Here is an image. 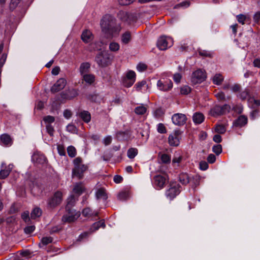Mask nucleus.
Instances as JSON below:
<instances>
[{
	"mask_svg": "<svg viewBox=\"0 0 260 260\" xmlns=\"http://www.w3.org/2000/svg\"><path fill=\"white\" fill-rule=\"evenodd\" d=\"M66 85V80L64 78H60L51 87V91L52 92H58L64 88Z\"/></svg>",
	"mask_w": 260,
	"mask_h": 260,
	"instance_id": "obj_15",
	"label": "nucleus"
},
{
	"mask_svg": "<svg viewBox=\"0 0 260 260\" xmlns=\"http://www.w3.org/2000/svg\"><path fill=\"white\" fill-rule=\"evenodd\" d=\"M95 61L101 67H106L111 63L112 58L110 54L106 51L99 52L95 58Z\"/></svg>",
	"mask_w": 260,
	"mask_h": 260,
	"instance_id": "obj_3",
	"label": "nucleus"
},
{
	"mask_svg": "<svg viewBox=\"0 0 260 260\" xmlns=\"http://www.w3.org/2000/svg\"><path fill=\"white\" fill-rule=\"evenodd\" d=\"M124 78L127 79V80H130V81L134 80V83L136 80V74L134 71H129L126 73V76Z\"/></svg>",
	"mask_w": 260,
	"mask_h": 260,
	"instance_id": "obj_43",
	"label": "nucleus"
},
{
	"mask_svg": "<svg viewBox=\"0 0 260 260\" xmlns=\"http://www.w3.org/2000/svg\"><path fill=\"white\" fill-rule=\"evenodd\" d=\"M231 108V106L228 104H225L222 106L216 105L210 109L209 114L212 116L217 117L229 112Z\"/></svg>",
	"mask_w": 260,
	"mask_h": 260,
	"instance_id": "obj_5",
	"label": "nucleus"
},
{
	"mask_svg": "<svg viewBox=\"0 0 260 260\" xmlns=\"http://www.w3.org/2000/svg\"><path fill=\"white\" fill-rule=\"evenodd\" d=\"M32 161L38 164H44L46 163L47 159L42 154L34 153L31 157Z\"/></svg>",
	"mask_w": 260,
	"mask_h": 260,
	"instance_id": "obj_17",
	"label": "nucleus"
},
{
	"mask_svg": "<svg viewBox=\"0 0 260 260\" xmlns=\"http://www.w3.org/2000/svg\"><path fill=\"white\" fill-rule=\"evenodd\" d=\"M208 168V164L205 161H202L200 162V169L203 171L206 170Z\"/></svg>",
	"mask_w": 260,
	"mask_h": 260,
	"instance_id": "obj_61",
	"label": "nucleus"
},
{
	"mask_svg": "<svg viewBox=\"0 0 260 260\" xmlns=\"http://www.w3.org/2000/svg\"><path fill=\"white\" fill-rule=\"evenodd\" d=\"M128 193L126 191H122L119 193V194L117 196V198L120 201H125L128 198Z\"/></svg>",
	"mask_w": 260,
	"mask_h": 260,
	"instance_id": "obj_46",
	"label": "nucleus"
},
{
	"mask_svg": "<svg viewBox=\"0 0 260 260\" xmlns=\"http://www.w3.org/2000/svg\"><path fill=\"white\" fill-rule=\"evenodd\" d=\"M215 160H216L215 156L213 154H209L207 157L208 162L210 164H212V163L214 162Z\"/></svg>",
	"mask_w": 260,
	"mask_h": 260,
	"instance_id": "obj_64",
	"label": "nucleus"
},
{
	"mask_svg": "<svg viewBox=\"0 0 260 260\" xmlns=\"http://www.w3.org/2000/svg\"><path fill=\"white\" fill-rule=\"evenodd\" d=\"M249 91L248 89H245L243 91H241L238 95V96L242 100L246 99L249 96Z\"/></svg>",
	"mask_w": 260,
	"mask_h": 260,
	"instance_id": "obj_41",
	"label": "nucleus"
},
{
	"mask_svg": "<svg viewBox=\"0 0 260 260\" xmlns=\"http://www.w3.org/2000/svg\"><path fill=\"white\" fill-rule=\"evenodd\" d=\"M53 241V239L51 237H45L42 238L41 241V243L39 244L40 246H41V245H47L49 243H52Z\"/></svg>",
	"mask_w": 260,
	"mask_h": 260,
	"instance_id": "obj_38",
	"label": "nucleus"
},
{
	"mask_svg": "<svg viewBox=\"0 0 260 260\" xmlns=\"http://www.w3.org/2000/svg\"><path fill=\"white\" fill-rule=\"evenodd\" d=\"M67 130L72 133H76L77 132L76 127L72 124H69L67 125Z\"/></svg>",
	"mask_w": 260,
	"mask_h": 260,
	"instance_id": "obj_57",
	"label": "nucleus"
},
{
	"mask_svg": "<svg viewBox=\"0 0 260 260\" xmlns=\"http://www.w3.org/2000/svg\"><path fill=\"white\" fill-rule=\"evenodd\" d=\"M79 116L86 123H88L90 121V114L87 111H83L80 112Z\"/></svg>",
	"mask_w": 260,
	"mask_h": 260,
	"instance_id": "obj_30",
	"label": "nucleus"
},
{
	"mask_svg": "<svg viewBox=\"0 0 260 260\" xmlns=\"http://www.w3.org/2000/svg\"><path fill=\"white\" fill-rule=\"evenodd\" d=\"M74 168L72 170L73 177L80 179L83 177V173L87 169V166L82 164L80 157H77L74 160Z\"/></svg>",
	"mask_w": 260,
	"mask_h": 260,
	"instance_id": "obj_2",
	"label": "nucleus"
},
{
	"mask_svg": "<svg viewBox=\"0 0 260 260\" xmlns=\"http://www.w3.org/2000/svg\"><path fill=\"white\" fill-rule=\"evenodd\" d=\"M100 24L102 31L109 38L117 36L121 29L120 25L116 22V19L109 14L103 17Z\"/></svg>",
	"mask_w": 260,
	"mask_h": 260,
	"instance_id": "obj_1",
	"label": "nucleus"
},
{
	"mask_svg": "<svg viewBox=\"0 0 260 260\" xmlns=\"http://www.w3.org/2000/svg\"><path fill=\"white\" fill-rule=\"evenodd\" d=\"M215 131L218 134H222L225 132L226 128L222 124H218L215 127Z\"/></svg>",
	"mask_w": 260,
	"mask_h": 260,
	"instance_id": "obj_42",
	"label": "nucleus"
},
{
	"mask_svg": "<svg viewBox=\"0 0 260 260\" xmlns=\"http://www.w3.org/2000/svg\"><path fill=\"white\" fill-rule=\"evenodd\" d=\"M81 39L85 43H89L92 40L93 36L89 30H86L83 32Z\"/></svg>",
	"mask_w": 260,
	"mask_h": 260,
	"instance_id": "obj_20",
	"label": "nucleus"
},
{
	"mask_svg": "<svg viewBox=\"0 0 260 260\" xmlns=\"http://www.w3.org/2000/svg\"><path fill=\"white\" fill-rule=\"evenodd\" d=\"M190 176L186 173H182L179 174L178 179L179 182L182 185H186L189 183V179Z\"/></svg>",
	"mask_w": 260,
	"mask_h": 260,
	"instance_id": "obj_21",
	"label": "nucleus"
},
{
	"mask_svg": "<svg viewBox=\"0 0 260 260\" xmlns=\"http://www.w3.org/2000/svg\"><path fill=\"white\" fill-rule=\"evenodd\" d=\"M62 199V194L60 191H56L53 197L48 199L47 204L49 208H54L59 205Z\"/></svg>",
	"mask_w": 260,
	"mask_h": 260,
	"instance_id": "obj_11",
	"label": "nucleus"
},
{
	"mask_svg": "<svg viewBox=\"0 0 260 260\" xmlns=\"http://www.w3.org/2000/svg\"><path fill=\"white\" fill-rule=\"evenodd\" d=\"M100 227L104 228L105 227V224L103 220H101L98 222H96L92 224V229L93 231L98 230Z\"/></svg>",
	"mask_w": 260,
	"mask_h": 260,
	"instance_id": "obj_39",
	"label": "nucleus"
},
{
	"mask_svg": "<svg viewBox=\"0 0 260 260\" xmlns=\"http://www.w3.org/2000/svg\"><path fill=\"white\" fill-rule=\"evenodd\" d=\"M237 19L240 23L244 24L245 22L246 21L247 18L244 15L239 14L237 16Z\"/></svg>",
	"mask_w": 260,
	"mask_h": 260,
	"instance_id": "obj_53",
	"label": "nucleus"
},
{
	"mask_svg": "<svg viewBox=\"0 0 260 260\" xmlns=\"http://www.w3.org/2000/svg\"><path fill=\"white\" fill-rule=\"evenodd\" d=\"M191 91V88L187 85H184L180 88V93L181 94H187Z\"/></svg>",
	"mask_w": 260,
	"mask_h": 260,
	"instance_id": "obj_47",
	"label": "nucleus"
},
{
	"mask_svg": "<svg viewBox=\"0 0 260 260\" xmlns=\"http://www.w3.org/2000/svg\"><path fill=\"white\" fill-rule=\"evenodd\" d=\"M80 216V212L76 211L73 209L66 210V213L62 217V221L64 222H72L77 220Z\"/></svg>",
	"mask_w": 260,
	"mask_h": 260,
	"instance_id": "obj_6",
	"label": "nucleus"
},
{
	"mask_svg": "<svg viewBox=\"0 0 260 260\" xmlns=\"http://www.w3.org/2000/svg\"><path fill=\"white\" fill-rule=\"evenodd\" d=\"M78 95V91L75 89H71L66 91L61 94L63 99L71 100Z\"/></svg>",
	"mask_w": 260,
	"mask_h": 260,
	"instance_id": "obj_16",
	"label": "nucleus"
},
{
	"mask_svg": "<svg viewBox=\"0 0 260 260\" xmlns=\"http://www.w3.org/2000/svg\"><path fill=\"white\" fill-rule=\"evenodd\" d=\"M156 86L158 90L166 92L172 88L173 83L170 79L163 78L157 81Z\"/></svg>",
	"mask_w": 260,
	"mask_h": 260,
	"instance_id": "obj_10",
	"label": "nucleus"
},
{
	"mask_svg": "<svg viewBox=\"0 0 260 260\" xmlns=\"http://www.w3.org/2000/svg\"><path fill=\"white\" fill-rule=\"evenodd\" d=\"M132 40V35L129 31H125L121 36V42L123 44H128Z\"/></svg>",
	"mask_w": 260,
	"mask_h": 260,
	"instance_id": "obj_23",
	"label": "nucleus"
},
{
	"mask_svg": "<svg viewBox=\"0 0 260 260\" xmlns=\"http://www.w3.org/2000/svg\"><path fill=\"white\" fill-rule=\"evenodd\" d=\"M224 77L220 74H216L212 78L213 83L217 85L221 84Z\"/></svg>",
	"mask_w": 260,
	"mask_h": 260,
	"instance_id": "obj_31",
	"label": "nucleus"
},
{
	"mask_svg": "<svg viewBox=\"0 0 260 260\" xmlns=\"http://www.w3.org/2000/svg\"><path fill=\"white\" fill-rule=\"evenodd\" d=\"M35 229V226L34 225H29L25 227L24 229V232L26 234H29L32 233Z\"/></svg>",
	"mask_w": 260,
	"mask_h": 260,
	"instance_id": "obj_59",
	"label": "nucleus"
},
{
	"mask_svg": "<svg viewBox=\"0 0 260 260\" xmlns=\"http://www.w3.org/2000/svg\"><path fill=\"white\" fill-rule=\"evenodd\" d=\"M135 0H118V3L120 5L126 6L132 4Z\"/></svg>",
	"mask_w": 260,
	"mask_h": 260,
	"instance_id": "obj_62",
	"label": "nucleus"
},
{
	"mask_svg": "<svg viewBox=\"0 0 260 260\" xmlns=\"http://www.w3.org/2000/svg\"><path fill=\"white\" fill-rule=\"evenodd\" d=\"M183 157L181 154L179 152H175L172 159V164L174 165V167H175L176 164H177L176 166L178 167Z\"/></svg>",
	"mask_w": 260,
	"mask_h": 260,
	"instance_id": "obj_26",
	"label": "nucleus"
},
{
	"mask_svg": "<svg viewBox=\"0 0 260 260\" xmlns=\"http://www.w3.org/2000/svg\"><path fill=\"white\" fill-rule=\"evenodd\" d=\"M120 48L119 44L118 43L112 42L109 44V49L111 51L116 52L119 50Z\"/></svg>",
	"mask_w": 260,
	"mask_h": 260,
	"instance_id": "obj_40",
	"label": "nucleus"
},
{
	"mask_svg": "<svg viewBox=\"0 0 260 260\" xmlns=\"http://www.w3.org/2000/svg\"><path fill=\"white\" fill-rule=\"evenodd\" d=\"M1 141L2 143L5 145H11L12 143V140L10 136L7 134H3L1 136Z\"/></svg>",
	"mask_w": 260,
	"mask_h": 260,
	"instance_id": "obj_34",
	"label": "nucleus"
},
{
	"mask_svg": "<svg viewBox=\"0 0 260 260\" xmlns=\"http://www.w3.org/2000/svg\"><path fill=\"white\" fill-rule=\"evenodd\" d=\"M68 153L69 156L74 157L76 155V150L74 146H70L67 148Z\"/></svg>",
	"mask_w": 260,
	"mask_h": 260,
	"instance_id": "obj_44",
	"label": "nucleus"
},
{
	"mask_svg": "<svg viewBox=\"0 0 260 260\" xmlns=\"http://www.w3.org/2000/svg\"><path fill=\"white\" fill-rule=\"evenodd\" d=\"M122 83L125 87H129L134 84V80L130 81V80H127V79L123 78L122 80Z\"/></svg>",
	"mask_w": 260,
	"mask_h": 260,
	"instance_id": "obj_54",
	"label": "nucleus"
},
{
	"mask_svg": "<svg viewBox=\"0 0 260 260\" xmlns=\"http://www.w3.org/2000/svg\"><path fill=\"white\" fill-rule=\"evenodd\" d=\"M77 200V199L74 195H71L67 199V204L66 207V210L72 209V207L75 205Z\"/></svg>",
	"mask_w": 260,
	"mask_h": 260,
	"instance_id": "obj_29",
	"label": "nucleus"
},
{
	"mask_svg": "<svg viewBox=\"0 0 260 260\" xmlns=\"http://www.w3.org/2000/svg\"><path fill=\"white\" fill-rule=\"evenodd\" d=\"M138 153V150L136 148H129L127 152V157L130 159L134 158Z\"/></svg>",
	"mask_w": 260,
	"mask_h": 260,
	"instance_id": "obj_37",
	"label": "nucleus"
},
{
	"mask_svg": "<svg viewBox=\"0 0 260 260\" xmlns=\"http://www.w3.org/2000/svg\"><path fill=\"white\" fill-rule=\"evenodd\" d=\"M198 52L199 53V55L202 56L210 57L212 56V53L210 52L207 50L199 49L198 50Z\"/></svg>",
	"mask_w": 260,
	"mask_h": 260,
	"instance_id": "obj_50",
	"label": "nucleus"
},
{
	"mask_svg": "<svg viewBox=\"0 0 260 260\" xmlns=\"http://www.w3.org/2000/svg\"><path fill=\"white\" fill-rule=\"evenodd\" d=\"M186 120L187 117L184 114L176 113L172 116V121L176 125H183L186 123Z\"/></svg>",
	"mask_w": 260,
	"mask_h": 260,
	"instance_id": "obj_12",
	"label": "nucleus"
},
{
	"mask_svg": "<svg viewBox=\"0 0 260 260\" xmlns=\"http://www.w3.org/2000/svg\"><path fill=\"white\" fill-rule=\"evenodd\" d=\"M46 128L47 129V131L48 133L50 136L53 135V132H54V128L53 127L50 125V124H46Z\"/></svg>",
	"mask_w": 260,
	"mask_h": 260,
	"instance_id": "obj_63",
	"label": "nucleus"
},
{
	"mask_svg": "<svg viewBox=\"0 0 260 260\" xmlns=\"http://www.w3.org/2000/svg\"><path fill=\"white\" fill-rule=\"evenodd\" d=\"M160 158L161 161L165 164L170 163L171 161V157L167 154H162Z\"/></svg>",
	"mask_w": 260,
	"mask_h": 260,
	"instance_id": "obj_52",
	"label": "nucleus"
},
{
	"mask_svg": "<svg viewBox=\"0 0 260 260\" xmlns=\"http://www.w3.org/2000/svg\"><path fill=\"white\" fill-rule=\"evenodd\" d=\"M146 85V81L145 80H142L141 82H138L135 85V87L138 91H140L142 89V88Z\"/></svg>",
	"mask_w": 260,
	"mask_h": 260,
	"instance_id": "obj_56",
	"label": "nucleus"
},
{
	"mask_svg": "<svg viewBox=\"0 0 260 260\" xmlns=\"http://www.w3.org/2000/svg\"><path fill=\"white\" fill-rule=\"evenodd\" d=\"M82 76L83 80L88 84H92L95 81V76L92 74H85Z\"/></svg>",
	"mask_w": 260,
	"mask_h": 260,
	"instance_id": "obj_27",
	"label": "nucleus"
},
{
	"mask_svg": "<svg viewBox=\"0 0 260 260\" xmlns=\"http://www.w3.org/2000/svg\"><path fill=\"white\" fill-rule=\"evenodd\" d=\"M173 41L170 37H160L157 43V46L161 50H165L173 45Z\"/></svg>",
	"mask_w": 260,
	"mask_h": 260,
	"instance_id": "obj_8",
	"label": "nucleus"
},
{
	"mask_svg": "<svg viewBox=\"0 0 260 260\" xmlns=\"http://www.w3.org/2000/svg\"><path fill=\"white\" fill-rule=\"evenodd\" d=\"M82 214L85 217H91L94 216H97L98 212L96 211H92L89 208H86L82 211Z\"/></svg>",
	"mask_w": 260,
	"mask_h": 260,
	"instance_id": "obj_32",
	"label": "nucleus"
},
{
	"mask_svg": "<svg viewBox=\"0 0 260 260\" xmlns=\"http://www.w3.org/2000/svg\"><path fill=\"white\" fill-rule=\"evenodd\" d=\"M157 132L160 134H165L167 132L166 128L164 124L159 123L157 126Z\"/></svg>",
	"mask_w": 260,
	"mask_h": 260,
	"instance_id": "obj_51",
	"label": "nucleus"
},
{
	"mask_svg": "<svg viewBox=\"0 0 260 260\" xmlns=\"http://www.w3.org/2000/svg\"><path fill=\"white\" fill-rule=\"evenodd\" d=\"M249 104H252V106L256 107L260 105V99H255L254 98H249L248 100Z\"/></svg>",
	"mask_w": 260,
	"mask_h": 260,
	"instance_id": "obj_45",
	"label": "nucleus"
},
{
	"mask_svg": "<svg viewBox=\"0 0 260 260\" xmlns=\"http://www.w3.org/2000/svg\"><path fill=\"white\" fill-rule=\"evenodd\" d=\"M247 119L243 116H240L238 119H237L234 122L233 125L237 127H242L247 123Z\"/></svg>",
	"mask_w": 260,
	"mask_h": 260,
	"instance_id": "obj_19",
	"label": "nucleus"
},
{
	"mask_svg": "<svg viewBox=\"0 0 260 260\" xmlns=\"http://www.w3.org/2000/svg\"><path fill=\"white\" fill-rule=\"evenodd\" d=\"M206 77L205 71L198 69L192 73L191 77V82L193 84L201 83L205 80Z\"/></svg>",
	"mask_w": 260,
	"mask_h": 260,
	"instance_id": "obj_7",
	"label": "nucleus"
},
{
	"mask_svg": "<svg viewBox=\"0 0 260 260\" xmlns=\"http://www.w3.org/2000/svg\"><path fill=\"white\" fill-rule=\"evenodd\" d=\"M200 177L199 176L196 175L190 176L189 183L193 189H195L200 184Z\"/></svg>",
	"mask_w": 260,
	"mask_h": 260,
	"instance_id": "obj_22",
	"label": "nucleus"
},
{
	"mask_svg": "<svg viewBox=\"0 0 260 260\" xmlns=\"http://www.w3.org/2000/svg\"><path fill=\"white\" fill-rule=\"evenodd\" d=\"M90 68V64L88 62H83L81 64L79 68V72L82 76L85 74H87Z\"/></svg>",
	"mask_w": 260,
	"mask_h": 260,
	"instance_id": "obj_24",
	"label": "nucleus"
},
{
	"mask_svg": "<svg viewBox=\"0 0 260 260\" xmlns=\"http://www.w3.org/2000/svg\"><path fill=\"white\" fill-rule=\"evenodd\" d=\"M204 120V116L200 113H196L193 115V121L197 124H200Z\"/></svg>",
	"mask_w": 260,
	"mask_h": 260,
	"instance_id": "obj_33",
	"label": "nucleus"
},
{
	"mask_svg": "<svg viewBox=\"0 0 260 260\" xmlns=\"http://www.w3.org/2000/svg\"><path fill=\"white\" fill-rule=\"evenodd\" d=\"M182 132L179 129L174 131L168 137V142L171 146H178L180 144Z\"/></svg>",
	"mask_w": 260,
	"mask_h": 260,
	"instance_id": "obj_9",
	"label": "nucleus"
},
{
	"mask_svg": "<svg viewBox=\"0 0 260 260\" xmlns=\"http://www.w3.org/2000/svg\"><path fill=\"white\" fill-rule=\"evenodd\" d=\"M95 195L97 200H106L108 198L106 190L103 187L98 188L95 192Z\"/></svg>",
	"mask_w": 260,
	"mask_h": 260,
	"instance_id": "obj_18",
	"label": "nucleus"
},
{
	"mask_svg": "<svg viewBox=\"0 0 260 260\" xmlns=\"http://www.w3.org/2000/svg\"><path fill=\"white\" fill-rule=\"evenodd\" d=\"M44 121L46 124H50L53 123L55 121V118L53 116H47L44 117L43 118Z\"/></svg>",
	"mask_w": 260,
	"mask_h": 260,
	"instance_id": "obj_49",
	"label": "nucleus"
},
{
	"mask_svg": "<svg viewBox=\"0 0 260 260\" xmlns=\"http://www.w3.org/2000/svg\"><path fill=\"white\" fill-rule=\"evenodd\" d=\"M21 217L23 219V220L25 221L26 223H28L30 221V217L29 216V212L27 211H26L24 212H23L21 214Z\"/></svg>",
	"mask_w": 260,
	"mask_h": 260,
	"instance_id": "obj_55",
	"label": "nucleus"
},
{
	"mask_svg": "<svg viewBox=\"0 0 260 260\" xmlns=\"http://www.w3.org/2000/svg\"><path fill=\"white\" fill-rule=\"evenodd\" d=\"M42 210L40 208L36 207L32 211L30 214V218L31 219H36L42 215Z\"/></svg>",
	"mask_w": 260,
	"mask_h": 260,
	"instance_id": "obj_36",
	"label": "nucleus"
},
{
	"mask_svg": "<svg viewBox=\"0 0 260 260\" xmlns=\"http://www.w3.org/2000/svg\"><path fill=\"white\" fill-rule=\"evenodd\" d=\"M147 111V108L143 105L137 106L135 109V112L137 115H141L144 114Z\"/></svg>",
	"mask_w": 260,
	"mask_h": 260,
	"instance_id": "obj_35",
	"label": "nucleus"
},
{
	"mask_svg": "<svg viewBox=\"0 0 260 260\" xmlns=\"http://www.w3.org/2000/svg\"><path fill=\"white\" fill-rule=\"evenodd\" d=\"M180 185L176 182H171L165 192L166 198L170 201L173 200L181 192Z\"/></svg>",
	"mask_w": 260,
	"mask_h": 260,
	"instance_id": "obj_4",
	"label": "nucleus"
},
{
	"mask_svg": "<svg viewBox=\"0 0 260 260\" xmlns=\"http://www.w3.org/2000/svg\"><path fill=\"white\" fill-rule=\"evenodd\" d=\"M212 150L216 155H218L222 152V146L220 144L214 145L212 147Z\"/></svg>",
	"mask_w": 260,
	"mask_h": 260,
	"instance_id": "obj_48",
	"label": "nucleus"
},
{
	"mask_svg": "<svg viewBox=\"0 0 260 260\" xmlns=\"http://www.w3.org/2000/svg\"><path fill=\"white\" fill-rule=\"evenodd\" d=\"M167 181V177L162 175H156L154 177L153 183L157 189H160L164 187Z\"/></svg>",
	"mask_w": 260,
	"mask_h": 260,
	"instance_id": "obj_13",
	"label": "nucleus"
},
{
	"mask_svg": "<svg viewBox=\"0 0 260 260\" xmlns=\"http://www.w3.org/2000/svg\"><path fill=\"white\" fill-rule=\"evenodd\" d=\"M147 69V66L143 63H139L137 66V69L139 72H143Z\"/></svg>",
	"mask_w": 260,
	"mask_h": 260,
	"instance_id": "obj_60",
	"label": "nucleus"
},
{
	"mask_svg": "<svg viewBox=\"0 0 260 260\" xmlns=\"http://www.w3.org/2000/svg\"><path fill=\"white\" fill-rule=\"evenodd\" d=\"M215 95L219 101H224L225 100V94L222 91L216 93Z\"/></svg>",
	"mask_w": 260,
	"mask_h": 260,
	"instance_id": "obj_58",
	"label": "nucleus"
},
{
	"mask_svg": "<svg viewBox=\"0 0 260 260\" xmlns=\"http://www.w3.org/2000/svg\"><path fill=\"white\" fill-rule=\"evenodd\" d=\"M84 190L85 187L81 182L76 183L73 188L74 192L77 194L78 196L81 194Z\"/></svg>",
	"mask_w": 260,
	"mask_h": 260,
	"instance_id": "obj_28",
	"label": "nucleus"
},
{
	"mask_svg": "<svg viewBox=\"0 0 260 260\" xmlns=\"http://www.w3.org/2000/svg\"><path fill=\"white\" fill-rule=\"evenodd\" d=\"M13 168V165L12 164H10L6 166L5 163L2 162L0 171V179H3L7 177Z\"/></svg>",
	"mask_w": 260,
	"mask_h": 260,
	"instance_id": "obj_14",
	"label": "nucleus"
},
{
	"mask_svg": "<svg viewBox=\"0 0 260 260\" xmlns=\"http://www.w3.org/2000/svg\"><path fill=\"white\" fill-rule=\"evenodd\" d=\"M118 18L121 21L128 22H130L129 14L124 11H120L117 14Z\"/></svg>",
	"mask_w": 260,
	"mask_h": 260,
	"instance_id": "obj_25",
	"label": "nucleus"
}]
</instances>
